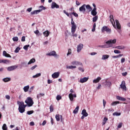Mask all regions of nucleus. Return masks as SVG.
Wrapping results in <instances>:
<instances>
[{
	"label": "nucleus",
	"mask_w": 130,
	"mask_h": 130,
	"mask_svg": "<svg viewBox=\"0 0 130 130\" xmlns=\"http://www.w3.org/2000/svg\"><path fill=\"white\" fill-rule=\"evenodd\" d=\"M124 61H125V58H122L121 59V63H123V62H124Z\"/></svg>",
	"instance_id": "obj_61"
},
{
	"label": "nucleus",
	"mask_w": 130,
	"mask_h": 130,
	"mask_svg": "<svg viewBox=\"0 0 130 130\" xmlns=\"http://www.w3.org/2000/svg\"><path fill=\"white\" fill-rule=\"evenodd\" d=\"M116 99H117V100H120V101H126V98L121 97L119 95L116 96Z\"/></svg>",
	"instance_id": "obj_17"
},
{
	"label": "nucleus",
	"mask_w": 130,
	"mask_h": 130,
	"mask_svg": "<svg viewBox=\"0 0 130 130\" xmlns=\"http://www.w3.org/2000/svg\"><path fill=\"white\" fill-rule=\"evenodd\" d=\"M95 17L92 18V21L93 22V23H94V22H96L97 21V20H98V16H94Z\"/></svg>",
	"instance_id": "obj_34"
},
{
	"label": "nucleus",
	"mask_w": 130,
	"mask_h": 130,
	"mask_svg": "<svg viewBox=\"0 0 130 130\" xmlns=\"http://www.w3.org/2000/svg\"><path fill=\"white\" fill-rule=\"evenodd\" d=\"M12 39H13V41H16V42H17V41H18V40H19V38H18V37H14Z\"/></svg>",
	"instance_id": "obj_50"
},
{
	"label": "nucleus",
	"mask_w": 130,
	"mask_h": 130,
	"mask_svg": "<svg viewBox=\"0 0 130 130\" xmlns=\"http://www.w3.org/2000/svg\"><path fill=\"white\" fill-rule=\"evenodd\" d=\"M88 80H89V77H84L83 78H81L80 83H86Z\"/></svg>",
	"instance_id": "obj_13"
},
{
	"label": "nucleus",
	"mask_w": 130,
	"mask_h": 130,
	"mask_svg": "<svg viewBox=\"0 0 130 130\" xmlns=\"http://www.w3.org/2000/svg\"><path fill=\"white\" fill-rule=\"evenodd\" d=\"M18 110L20 113L25 112V109L23 107H19Z\"/></svg>",
	"instance_id": "obj_20"
},
{
	"label": "nucleus",
	"mask_w": 130,
	"mask_h": 130,
	"mask_svg": "<svg viewBox=\"0 0 130 130\" xmlns=\"http://www.w3.org/2000/svg\"><path fill=\"white\" fill-rule=\"evenodd\" d=\"M79 11L83 13L86 12V4H84L81 7L79 8Z\"/></svg>",
	"instance_id": "obj_7"
},
{
	"label": "nucleus",
	"mask_w": 130,
	"mask_h": 130,
	"mask_svg": "<svg viewBox=\"0 0 130 130\" xmlns=\"http://www.w3.org/2000/svg\"><path fill=\"white\" fill-rule=\"evenodd\" d=\"M59 77V72H55L52 75V78L53 79H57Z\"/></svg>",
	"instance_id": "obj_10"
},
{
	"label": "nucleus",
	"mask_w": 130,
	"mask_h": 130,
	"mask_svg": "<svg viewBox=\"0 0 130 130\" xmlns=\"http://www.w3.org/2000/svg\"><path fill=\"white\" fill-rule=\"evenodd\" d=\"M80 108V107L77 106L75 110L73 111V113H74L75 114H77V113H78V111H79V109Z\"/></svg>",
	"instance_id": "obj_29"
},
{
	"label": "nucleus",
	"mask_w": 130,
	"mask_h": 130,
	"mask_svg": "<svg viewBox=\"0 0 130 130\" xmlns=\"http://www.w3.org/2000/svg\"><path fill=\"white\" fill-rule=\"evenodd\" d=\"M108 111L109 112H113L114 111V110L113 109V108H111V109H109L108 110Z\"/></svg>",
	"instance_id": "obj_58"
},
{
	"label": "nucleus",
	"mask_w": 130,
	"mask_h": 130,
	"mask_svg": "<svg viewBox=\"0 0 130 130\" xmlns=\"http://www.w3.org/2000/svg\"><path fill=\"white\" fill-rule=\"evenodd\" d=\"M116 48H117V49H124V48H125V47H124V46H118L116 47Z\"/></svg>",
	"instance_id": "obj_35"
},
{
	"label": "nucleus",
	"mask_w": 130,
	"mask_h": 130,
	"mask_svg": "<svg viewBox=\"0 0 130 130\" xmlns=\"http://www.w3.org/2000/svg\"><path fill=\"white\" fill-rule=\"evenodd\" d=\"M63 13L64 14H66L67 15V16H68V17H70V16H72V15H73L74 16V17H76V18H77L78 17H79V14H77V13L75 12V10H73V12L71 13H68L67 12V11L66 10H63Z\"/></svg>",
	"instance_id": "obj_2"
},
{
	"label": "nucleus",
	"mask_w": 130,
	"mask_h": 130,
	"mask_svg": "<svg viewBox=\"0 0 130 130\" xmlns=\"http://www.w3.org/2000/svg\"><path fill=\"white\" fill-rule=\"evenodd\" d=\"M51 8V9H59V5H57L55 2H52Z\"/></svg>",
	"instance_id": "obj_6"
},
{
	"label": "nucleus",
	"mask_w": 130,
	"mask_h": 130,
	"mask_svg": "<svg viewBox=\"0 0 130 130\" xmlns=\"http://www.w3.org/2000/svg\"><path fill=\"white\" fill-rule=\"evenodd\" d=\"M30 47V45H25L23 47L25 50H28V48Z\"/></svg>",
	"instance_id": "obj_51"
},
{
	"label": "nucleus",
	"mask_w": 130,
	"mask_h": 130,
	"mask_svg": "<svg viewBox=\"0 0 130 130\" xmlns=\"http://www.w3.org/2000/svg\"><path fill=\"white\" fill-rule=\"evenodd\" d=\"M40 9H40V10H45V7H44L43 6H40Z\"/></svg>",
	"instance_id": "obj_63"
},
{
	"label": "nucleus",
	"mask_w": 130,
	"mask_h": 130,
	"mask_svg": "<svg viewBox=\"0 0 130 130\" xmlns=\"http://www.w3.org/2000/svg\"><path fill=\"white\" fill-rule=\"evenodd\" d=\"M25 103H26L28 107H31V106H32L33 104H34V102H33V100H32L31 97L27 98Z\"/></svg>",
	"instance_id": "obj_1"
},
{
	"label": "nucleus",
	"mask_w": 130,
	"mask_h": 130,
	"mask_svg": "<svg viewBox=\"0 0 130 130\" xmlns=\"http://www.w3.org/2000/svg\"><path fill=\"white\" fill-rule=\"evenodd\" d=\"M114 53L118 54V53H121V52H120V51H119L118 50H115L114 51Z\"/></svg>",
	"instance_id": "obj_56"
},
{
	"label": "nucleus",
	"mask_w": 130,
	"mask_h": 130,
	"mask_svg": "<svg viewBox=\"0 0 130 130\" xmlns=\"http://www.w3.org/2000/svg\"><path fill=\"white\" fill-rule=\"evenodd\" d=\"M17 68H18V66H13L9 67L7 68V70L8 71H9V72H11V71H14V70H16Z\"/></svg>",
	"instance_id": "obj_11"
},
{
	"label": "nucleus",
	"mask_w": 130,
	"mask_h": 130,
	"mask_svg": "<svg viewBox=\"0 0 130 130\" xmlns=\"http://www.w3.org/2000/svg\"><path fill=\"white\" fill-rule=\"evenodd\" d=\"M106 44L109 45V47L112 46V44H115L116 43V39H114V40H109L106 42Z\"/></svg>",
	"instance_id": "obj_4"
},
{
	"label": "nucleus",
	"mask_w": 130,
	"mask_h": 130,
	"mask_svg": "<svg viewBox=\"0 0 130 130\" xmlns=\"http://www.w3.org/2000/svg\"><path fill=\"white\" fill-rule=\"evenodd\" d=\"M30 125H31V126H33L34 125H35V123H34V122L31 121L29 123Z\"/></svg>",
	"instance_id": "obj_59"
},
{
	"label": "nucleus",
	"mask_w": 130,
	"mask_h": 130,
	"mask_svg": "<svg viewBox=\"0 0 130 130\" xmlns=\"http://www.w3.org/2000/svg\"><path fill=\"white\" fill-rule=\"evenodd\" d=\"M102 33H104L105 32H107V33H110L111 32V29L108 28V27L106 26H104L102 28Z\"/></svg>",
	"instance_id": "obj_3"
},
{
	"label": "nucleus",
	"mask_w": 130,
	"mask_h": 130,
	"mask_svg": "<svg viewBox=\"0 0 130 130\" xmlns=\"http://www.w3.org/2000/svg\"><path fill=\"white\" fill-rule=\"evenodd\" d=\"M53 110H54L53 106L52 105H51L50 106V112H53Z\"/></svg>",
	"instance_id": "obj_48"
},
{
	"label": "nucleus",
	"mask_w": 130,
	"mask_h": 130,
	"mask_svg": "<svg viewBox=\"0 0 130 130\" xmlns=\"http://www.w3.org/2000/svg\"><path fill=\"white\" fill-rule=\"evenodd\" d=\"M70 54H72V49H68V52L67 53V56L70 55Z\"/></svg>",
	"instance_id": "obj_52"
},
{
	"label": "nucleus",
	"mask_w": 130,
	"mask_h": 130,
	"mask_svg": "<svg viewBox=\"0 0 130 130\" xmlns=\"http://www.w3.org/2000/svg\"><path fill=\"white\" fill-rule=\"evenodd\" d=\"M69 97L70 101H74V96L73 93H71L69 94Z\"/></svg>",
	"instance_id": "obj_27"
},
{
	"label": "nucleus",
	"mask_w": 130,
	"mask_h": 130,
	"mask_svg": "<svg viewBox=\"0 0 130 130\" xmlns=\"http://www.w3.org/2000/svg\"><path fill=\"white\" fill-rule=\"evenodd\" d=\"M121 113H118L117 112H116L113 113V116H119L121 115Z\"/></svg>",
	"instance_id": "obj_32"
},
{
	"label": "nucleus",
	"mask_w": 130,
	"mask_h": 130,
	"mask_svg": "<svg viewBox=\"0 0 130 130\" xmlns=\"http://www.w3.org/2000/svg\"><path fill=\"white\" fill-rule=\"evenodd\" d=\"M100 80H101V77H99L97 78V79L93 80V83H95V84L99 83V82H100Z\"/></svg>",
	"instance_id": "obj_24"
},
{
	"label": "nucleus",
	"mask_w": 130,
	"mask_h": 130,
	"mask_svg": "<svg viewBox=\"0 0 130 130\" xmlns=\"http://www.w3.org/2000/svg\"><path fill=\"white\" fill-rule=\"evenodd\" d=\"M115 22H116L117 29H118V30H120V29L121 28V27L120 24L119 23V21H118V20H116Z\"/></svg>",
	"instance_id": "obj_16"
},
{
	"label": "nucleus",
	"mask_w": 130,
	"mask_h": 130,
	"mask_svg": "<svg viewBox=\"0 0 130 130\" xmlns=\"http://www.w3.org/2000/svg\"><path fill=\"white\" fill-rule=\"evenodd\" d=\"M109 58V55H103L102 59H103L104 60L105 59H107Z\"/></svg>",
	"instance_id": "obj_30"
},
{
	"label": "nucleus",
	"mask_w": 130,
	"mask_h": 130,
	"mask_svg": "<svg viewBox=\"0 0 130 130\" xmlns=\"http://www.w3.org/2000/svg\"><path fill=\"white\" fill-rule=\"evenodd\" d=\"M106 86H107L108 87H110L111 86V83L109 81H106Z\"/></svg>",
	"instance_id": "obj_39"
},
{
	"label": "nucleus",
	"mask_w": 130,
	"mask_h": 130,
	"mask_svg": "<svg viewBox=\"0 0 130 130\" xmlns=\"http://www.w3.org/2000/svg\"><path fill=\"white\" fill-rule=\"evenodd\" d=\"M81 114H82V115H83V116L85 117H87V116L88 115V113H87V111H86V109H83L82 111Z\"/></svg>",
	"instance_id": "obj_18"
},
{
	"label": "nucleus",
	"mask_w": 130,
	"mask_h": 130,
	"mask_svg": "<svg viewBox=\"0 0 130 130\" xmlns=\"http://www.w3.org/2000/svg\"><path fill=\"white\" fill-rule=\"evenodd\" d=\"M122 123H119L117 127L118 128H120L122 127Z\"/></svg>",
	"instance_id": "obj_57"
},
{
	"label": "nucleus",
	"mask_w": 130,
	"mask_h": 130,
	"mask_svg": "<svg viewBox=\"0 0 130 130\" xmlns=\"http://www.w3.org/2000/svg\"><path fill=\"white\" fill-rule=\"evenodd\" d=\"M17 104L19 105V107H23L24 104L23 102L18 101Z\"/></svg>",
	"instance_id": "obj_28"
},
{
	"label": "nucleus",
	"mask_w": 130,
	"mask_h": 130,
	"mask_svg": "<svg viewBox=\"0 0 130 130\" xmlns=\"http://www.w3.org/2000/svg\"><path fill=\"white\" fill-rule=\"evenodd\" d=\"M95 30H96V23H94L93 24L91 31H92V32H95Z\"/></svg>",
	"instance_id": "obj_36"
},
{
	"label": "nucleus",
	"mask_w": 130,
	"mask_h": 130,
	"mask_svg": "<svg viewBox=\"0 0 130 130\" xmlns=\"http://www.w3.org/2000/svg\"><path fill=\"white\" fill-rule=\"evenodd\" d=\"M29 89H30V86L29 85L25 86L23 87V91L24 92H28L29 91Z\"/></svg>",
	"instance_id": "obj_23"
},
{
	"label": "nucleus",
	"mask_w": 130,
	"mask_h": 130,
	"mask_svg": "<svg viewBox=\"0 0 130 130\" xmlns=\"http://www.w3.org/2000/svg\"><path fill=\"white\" fill-rule=\"evenodd\" d=\"M37 68V65H35L34 66L30 68L31 71H33V70H35V69H36Z\"/></svg>",
	"instance_id": "obj_55"
},
{
	"label": "nucleus",
	"mask_w": 130,
	"mask_h": 130,
	"mask_svg": "<svg viewBox=\"0 0 130 130\" xmlns=\"http://www.w3.org/2000/svg\"><path fill=\"white\" fill-rule=\"evenodd\" d=\"M40 76H41V73H38L36 75L33 76L32 78L34 79H35V78H38V77H40Z\"/></svg>",
	"instance_id": "obj_37"
},
{
	"label": "nucleus",
	"mask_w": 130,
	"mask_h": 130,
	"mask_svg": "<svg viewBox=\"0 0 130 130\" xmlns=\"http://www.w3.org/2000/svg\"><path fill=\"white\" fill-rule=\"evenodd\" d=\"M44 96V93H40L37 95L38 99H39L41 97Z\"/></svg>",
	"instance_id": "obj_42"
},
{
	"label": "nucleus",
	"mask_w": 130,
	"mask_h": 130,
	"mask_svg": "<svg viewBox=\"0 0 130 130\" xmlns=\"http://www.w3.org/2000/svg\"><path fill=\"white\" fill-rule=\"evenodd\" d=\"M78 70L79 71H81L82 73L84 72V69H83L82 68L79 67L78 68Z\"/></svg>",
	"instance_id": "obj_62"
},
{
	"label": "nucleus",
	"mask_w": 130,
	"mask_h": 130,
	"mask_svg": "<svg viewBox=\"0 0 130 130\" xmlns=\"http://www.w3.org/2000/svg\"><path fill=\"white\" fill-rule=\"evenodd\" d=\"M34 89V86H31L29 90V94H31V93H32V91H33Z\"/></svg>",
	"instance_id": "obj_47"
},
{
	"label": "nucleus",
	"mask_w": 130,
	"mask_h": 130,
	"mask_svg": "<svg viewBox=\"0 0 130 130\" xmlns=\"http://www.w3.org/2000/svg\"><path fill=\"white\" fill-rule=\"evenodd\" d=\"M6 99H8V100H10L11 99V96H10V95H6Z\"/></svg>",
	"instance_id": "obj_60"
},
{
	"label": "nucleus",
	"mask_w": 130,
	"mask_h": 130,
	"mask_svg": "<svg viewBox=\"0 0 130 130\" xmlns=\"http://www.w3.org/2000/svg\"><path fill=\"white\" fill-rule=\"evenodd\" d=\"M56 100H57V101H59V100H61V96L58 94L56 96Z\"/></svg>",
	"instance_id": "obj_49"
},
{
	"label": "nucleus",
	"mask_w": 130,
	"mask_h": 130,
	"mask_svg": "<svg viewBox=\"0 0 130 130\" xmlns=\"http://www.w3.org/2000/svg\"><path fill=\"white\" fill-rule=\"evenodd\" d=\"M76 68H77V67L73 66H70L67 67V69H76Z\"/></svg>",
	"instance_id": "obj_38"
},
{
	"label": "nucleus",
	"mask_w": 130,
	"mask_h": 130,
	"mask_svg": "<svg viewBox=\"0 0 130 130\" xmlns=\"http://www.w3.org/2000/svg\"><path fill=\"white\" fill-rule=\"evenodd\" d=\"M3 55L6 57H12V56H11L9 53H7L6 51H3Z\"/></svg>",
	"instance_id": "obj_21"
},
{
	"label": "nucleus",
	"mask_w": 130,
	"mask_h": 130,
	"mask_svg": "<svg viewBox=\"0 0 130 130\" xmlns=\"http://www.w3.org/2000/svg\"><path fill=\"white\" fill-rule=\"evenodd\" d=\"M49 34H50V32H49L48 30H46L43 32V35L45 36V37H48V36H49Z\"/></svg>",
	"instance_id": "obj_22"
},
{
	"label": "nucleus",
	"mask_w": 130,
	"mask_h": 130,
	"mask_svg": "<svg viewBox=\"0 0 130 130\" xmlns=\"http://www.w3.org/2000/svg\"><path fill=\"white\" fill-rule=\"evenodd\" d=\"M110 21L111 23L112 24L113 26L114 27H115V25H114V24H113V22L114 23V19H113H113H110Z\"/></svg>",
	"instance_id": "obj_53"
},
{
	"label": "nucleus",
	"mask_w": 130,
	"mask_h": 130,
	"mask_svg": "<svg viewBox=\"0 0 130 130\" xmlns=\"http://www.w3.org/2000/svg\"><path fill=\"white\" fill-rule=\"evenodd\" d=\"M71 64H73V66H83L81 62L77 61L72 62Z\"/></svg>",
	"instance_id": "obj_12"
},
{
	"label": "nucleus",
	"mask_w": 130,
	"mask_h": 130,
	"mask_svg": "<svg viewBox=\"0 0 130 130\" xmlns=\"http://www.w3.org/2000/svg\"><path fill=\"white\" fill-rule=\"evenodd\" d=\"M42 10H35L31 12V15H35V14H38V13H40V12H42Z\"/></svg>",
	"instance_id": "obj_19"
},
{
	"label": "nucleus",
	"mask_w": 130,
	"mask_h": 130,
	"mask_svg": "<svg viewBox=\"0 0 130 130\" xmlns=\"http://www.w3.org/2000/svg\"><path fill=\"white\" fill-rule=\"evenodd\" d=\"M119 103H120L119 101H115V102H113V103L111 104V105L112 106H114V105H116L117 104H119Z\"/></svg>",
	"instance_id": "obj_33"
},
{
	"label": "nucleus",
	"mask_w": 130,
	"mask_h": 130,
	"mask_svg": "<svg viewBox=\"0 0 130 130\" xmlns=\"http://www.w3.org/2000/svg\"><path fill=\"white\" fill-rule=\"evenodd\" d=\"M26 37H25V36H23V37H22V38H21V41L22 42H25V41H26Z\"/></svg>",
	"instance_id": "obj_54"
},
{
	"label": "nucleus",
	"mask_w": 130,
	"mask_h": 130,
	"mask_svg": "<svg viewBox=\"0 0 130 130\" xmlns=\"http://www.w3.org/2000/svg\"><path fill=\"white\" fill-rule=\"evenodd\" d=\"M2 62L3 63H9L10 62V60L9 59L2 60Z\"/></svg>",
	"instance_id": "obj_40"
},
{
	"label": "nucleus",
	"mask_w": 130,
	"mask_h": 130,
	"mask_svg": "<svg viewBox=\"0 0 130 130\" xmlns=\"http://www.w3.org/2000/svg\"><path fill=\"white\" fill-rule=\"evenodd\" d=\"M71 24L72 26H76L75 22L74 21V19H73V17L71 18Z\"/></svg>",
	"instance_id": "obj_45"
},
{
	"label": "nucleus",
	"mask_w": 130,
	"mask_h": 130,
	"mask_svg": "<svg viewBox=\"0 0 130 130\" xmlns=\"http://www.w3.org/2000/svg\"><path fill=\"white\" fill-rule=\"evenodd\" d=\"M77 29V25H72L71 27V32L72 34H74Z\"/></svg>",
	"instance_id": "obj_15"
},
{
	"label": "nucleus",
	"mask_w": 130,
	"mask_h": 130,
	"mask_svg": "<svg viewBox=\"0 0 130 130\" xmlns=\"http://www.w3.org/2000/svg\"><path fill=\"white\" fill-rule=\"evenodd\" d=\"M27 12H29V13H30V12H31V11H32V7H30V8H28V9H27Z\"/></svg>",
	"instance_id": "obj_64"
},
{
	"label": "nucleus",
	"mask_w": 130,
	"mask_h": 130,
	"mask_svg": "<svg viewBox=\"0 0 130 130\" xmlns=\"http://www.w3.org/2000/svg\"><path fill=\"white\" fill-rule=\"evenodd\" d=\"M120 88H121L123 91H126V85H125V81H122L121 84L120 85Z\"/></svg>",
	"instance_id": "obj_5"
},
{
	"label": "nucleus",
	"mask_w": 130,
	"mask_h": 130,
	"mask_svg": "<svg viewBox=\"0 0 130 130\" xmlns=\"http://www.w3.org/2000/svg\"><path fill=\"white\" fill-rule=\"evenodd\" d=\"M83 47H84V45L82 44H79L77 46V52H80L82 49H83Z\"/></svg>",
	"instance_id": "obj_9"
},
{
	"label": "nucleus",
	"mask_w": 130,
	"mask_h": 130,
	"mask_svg": "<svg viewBox=\"0 0 130 130\" xmlns=\"http://www.w3.org/2000/svg\"><path fill=\"white\" fill-rule=\"evenodd\" d=\"M55 118L57 121H59V120H60V118H61V121H62V115H60L58 114H56L55 115Z\"/></svg>",
	"instance_id": "obj_8"
},
{
	"label": "nucleus",
	"mask_w": 130,
	"mask_h": 130,
	"mask_svg": "<svg viewBox=\"0 0 130 130\" xmlns=\"http://www.w3.org/2000/svg\"><path fill=\"white\" fill-rule=\"evenodd\" d=\"M85 7L86 8V10H88V13H89V12H91V11H92V8L90 5H86Z\"/></svg>",
	"instance_id": "obj_25"
},
{
	"label": "nucleus",
	"mask_w": 130,
	"mask_h": 130,
	"mask_svg": "<svg viewBox=\"0 0 130 130\" xmlns=\"http://www.w3.org/2000/svg\"><path fill=\"white\" fill-rule=\"evenodd\" d=\"M47 55H49V56H56V52L54 51H53L47 54Z\"/></svg>",
	"instance_id": "obj_14"
},
{
	"label": "nucleus",
	"mask_w": 130,
	"mask_h": 130,
	"mask_svg": "<svg viewBox=\"0 0 130 130\" xmlns=\"http://www.w3.org/2000/svg\"><path fill=\"white\" fill-rule=\"evenodd\" d=\"M20 49H21L20 48V47H17L16 48L14 52H15V53H18V52H19V51H20Z\"/></svg>",
	"instance_id": "obj_46"
},
{
	"label": "nucleus",
	"mask_w": 130,
	"mask_h": 130,
	"mask_svg": "<svg viewBox=\"0 0 130 130\" xmlns=\"http://www.w3.org/2000/svg\"><path fill=\"white\" fill-rule=\"evenodd\" d=\"M32 113H34V111L31 110V111H28L27 112V114L28 115H31V114H32Z\"/></svg>",
	"instance_id": "obj_43"
},
{
	"label": "nucleus",
	"mask_w": 130,
	"mask_h": 130,
	"mask_svg": "<svg viewBox=\"0 0 130 130\" xmlns=\"http://www.w3.org/2000/svg\"><path fill=\"white\" fill-rule=\"evenodd\" d=\"M91 15L94 16H96V15H97V11H93L91 10Z\"/></svg>",
	"instance_id": "obj_44"
},
{
	"label": "nucleus",
	"mask_w": 130,
	"mask_h": 130,
	"mask_svg": "<svg viewBox=\"0 0 130 130\" xmlns=\"http://www.w3.org/2000/svg\"><path fill=\"white\" fill-rule=\"evenodd\" d=\"M35 61H36V60L35 59V58H32V59H31L27 63V64H31V63H34V62H35Z\"/></svg>",
	"instance_id": "obj_26"
},
{
	"label": "nucleus",
	"mask_w": 130,
	"mask_h": 130,
	"mask_svg": "<svg viewBox=\"0 0 130 130\" xmlns=\"http://www.w3.org/2000/svg\"><path fill=\"white\" fill-rule=\"evenodd\" d=\"M2 129L3 130H7L8 129V127L7 126V124H4L2 127Z\"/></svg>",
	"instance_id": "obj_41"
},
{
	"label": "nucleus",
	"mask_w": 130,
	"mask_h": 130,
	"mask_svg": "<svg viewBox=\"0 0 130 130\" xmlns=\"http://www.w3.org/2000/svg\"><path fill=\"white\" fill-rule=\"evenodd\" d=\"M3 82H5V83H7V82H10L11 81V78H4L3 79Z\"/></svg>",
	"instance_id": "obj_31"
}]
</instances>
